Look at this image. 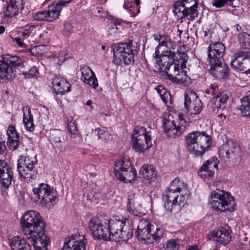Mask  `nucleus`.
<instances>
[{
    "label": "nucleus",
    "mask_w": 250,
    "mask_h": 250,
    "mask_svg": "<svg viewBox=\"0 0 250 250\" xmlns=\"http://www.w3.org/2000/svg\"><path fill=\"white\" fill-rule=\"evenodd\" d=\"M155 89L159 94L162 101L165 104H171V100L170 94L163 86L158 85L156 87Z\"/></svg>",
    "instance_id": "c9c22d12"
},
{
    "label": "nucleus",
    "mask_w": 250,
    "mask_h": 250,
    "mask_svg": "<svg viewBox=\"0 0 250 250\" xmlns=\"http://www.w3.org/2000/svg\"><path fill=\"white\" fill-rule=\"evenodd\" d=\"M123 7L129 13L130 17H134L135 16L131 14V12L132 11L133 7L131 5H128V4L126 2V1H125V3L123 5Z\"/></svg>",
    "instance_id": "864d4df0"
},
{
    "label": "nucleus",
    "mask_w": 250,
    "mask_h": 250,
    "mask_svg": "<svg viewBox=\"0 0 250 250\" xmlns=\"http://www.w3.org/2000/svg\"><path fill=\"white\" fill-rule=\"evenodd\" d=\"M231 66L243 73H250V52L240 51L235 54Z\"/></svg>",
    "instance_id": "4468645a"
},
{
    "label": "nucleus",
    "mask_w": 250,
    "mask_h": 250,
    "mask_svg": "<svg viewBox=\"0 0 250 250\" xmlns=\"http://www.w3.org/2000/svg\"><path fill=\"white\" fill-rule=\"evenodd\" d=\"M93 132L98 136V139H100L104 142H107L111 138V135L104 127L97 128L95 129Z\"/></svg>",
    "instance_id": "ea45409f"
},
{
    "label": "nucleus",
    "mask_w": 250,
    "mask_h": 250,
    "mask_svg": "<svg viewBox=\"0 0 250 250\" xmlns=\"http://www.w3.org/2000/svg\"><path fill=\"white\" fill-rule=\"evenodd\" d=\"M229 97L225 92H219L213 98L210 102V106L213 110H223L227 105Z\"/></svg>",
    "instance_id": "cd10ccee"
},
{
    "label": "nucleus",
    "mask_w": 250,
    "mask_h": 250,
    "mask_svg": "<svg viewBox=\"0 0 250 250\" xmlns=\"http://www.w3.org/2000/svg\"><path fill=\"white\" fill-rule=\"evenodd\" d=\"M8 136L7 145L9 149L12 151L16 150L19 147L20 143V136L17 132L14 126L9 125L7 130Z\"/></svg>",
    "instance_id": "b1692460"
},
{
    "label": "nucleus",
    "mask_w": 250,
    "mask_h": 250,
    "mask_svg": "<svg viewBox=\"0 0 250 250\" xmlns=\"http://www.w3.org/2000/svg\"><path fill=\"white\" fill-rule=\"evenodd\" d=\"M208 202L210 208L215 211L233 212L236 209L234 197L223 190L217 189L211 192Z\"/></svg>",
    "instance_id": "39448f33"
},
{
    "label": "nucleus",
    "mask_w": 250,
    "mask_h": 250,
    "mask_svg": "<svg viewBox=\"0 0 250 250\" xmlns=\"http://www.w3.org/2000/svg\"><path fill=\"white\" fill-rule=\"evenodd\" d=\"M163 230L146 220H141L138 224L137 230L138 239L140 240H148L153 242L162 237Z\"/></svg>",
    "instance_id": "1a4fd4ad"
},
{
    "label": "nucleus",
    "mask_w": 250,
    "mask_h": 250,
    "mask_svg": "<svg viewBox=\"0 0 250 250\" xmlns=\"http://www.w3.org/2000/svg\"><path fill=\"white\" fill-rule=\"evenodd\" d=\"M23 233L31 239L35 250H47L49 238L45 233V223L39 212L29 210L21 218Z\"/></svg>",
    "instance_id": "7ed1b4c3"
},
{
    "label": "nucleus",
    "mask_w": 250,
    "mask_h": 250,
    "mask_svg": "<svg viewBox=\"0 0 250 250\" xmlns=\"http://www.w3.org/2000/svg\"><path fill=\"white\" fill-rule=\"evenodd\" d=\"M241 152L238 145L231 140H228L219 149V155L224 158H234L238 156Z\"/></svg>",
    "instance_id": "a211bd4d"
},
{
    "label": "nucleus",
    "mask_w": 250,
    "mask_h": 250,
    "mask_svg": "<svg viewBox=\"0 0 250 250\" xmlns=\"http://www.w3.org/2000/svg\"><path fill=\"white\" fill-rule=\"evenodd\" d=\"M188 149L193 154L202 155L212 144L210 136L204 132L194 131L186 138Z\"/></svg>",
    "instance_id": "423d86ee"
},
{
    "label": "nucleus",
    "mask_w": 250,
    "mask_h": 250,
    "mask_svg": "<svg viewBox=\"0 0 250 250\" xmlns=\"http://www.w3.org/2000/svg\"><path fill=\"white\" fill-rule=\"evenodd\" d=\"M111 25L115 26H123L125 22L121 19L112 18L111 20Z\"/></svg>",
    "instance_id": "8fccbe9b"
},
{
    "label": "nucleus",
    "mask_w": 250,
    "mask_h": 250,
    "mask_svg": "<svg viewBox=\"0 0 250 250\" xmlns=\"http://www.w3.org/2000/svg\"><path fill=\"white\" fill-rule=\"evenodd\" d=\"M127 210L130 213L136 216L141 217L146 214L145 210L141 206L131 200L128 202Z\"/></svg>",
    "instance_id": "72a5a7b5"
},
{
    "label": "nucleus",
    "mask_w": 250,
    "mask_h": 250,
    "mask_svg": "<svg viewBox=\"0 0 250 250\" xmlns=\"http://www.w3.org/2000/svg\"><path fill=\"white\" fill-rule=\"evenodd\" d=\"M248 153L249 155H250V144L249 145V148H248Z\"/></svg>",
    "instance_id": "0e129e2a"
},
{
    "label": "nucleus",
    "mask_w": 250,
    "mask_h": 250,
    "mask_svg": "<svg viewBox=\"0 0 250 250\" xmlns=\"http://www.w3.org/2000/svg\"><path fill=\"white\" fill-rule=\"evenodd\" d=\"M86 104L88 106H89L91 108V109L93 108V106L91 105L92 104V101L91 100H88L86 102Z\"/></svg>",
    "instance_id": "4d7b16f0"
},
{
    "label": "nucleus",
    "mask_w": 250,
    "mask_h": 250,
    "mask_svg": "<svg viewBox=\"0 0 250 250\" xmlns=\"http://www.w3.org/2000/svg\"><path fill=\"white\" fill-rule=\"evenodd\" d=\"M132 148L139 152H144L152 146L151 138L149 132L142 126H136L133 130L131 136Z\"/></svg>",
    "instance_id": "9d476101"
},
{
    "label": "nucleus",
    "mask_w": 250,
    "mask_h": 250,
    "mask_svg": "<svg viewBox=\"0 0 250 250\" xmlns=\"http://www.w3.org/2000/svg\"><path fill=\"white\" fill-rule=\"evenodd\" d=\"M6 63L13 67H18L23 64V62L22 59L17 56L7 55L4 58Z\"/></svg>",
    "instance_id": "58836bf2"
},
{
    "label": "nucleus",
    "mask_w": 250,
    "mask_h": 250,
    "mask_svg": "<svg viewBox=\"0 0 250 250\" xmlns=\"http://www.w3.org/2000/svg\"><path fill=\"white\" fill-rule=\"evenodd\" d=\"M113 63L117 65H129L134 62V55L130 43H121L113 48Z\"/></svg>",
    "instance_id": "f8f14e48"
},
{
    "label": "nucleus",
    "mask_w": 250,
    "mask_h": 250,
    "mask_svg": "<svg viewBox=\"0 0 250 250\" xmlns=\"http://www.w3.org/2000/svg\"><path fill=\"white\" fill-rule=\"evenodd\" d=\"M226 3L228 2H232L234 0H224Z\"/></svg>",
    "instance_id": "e2e57ef3"
},
{
    "label": "nucleus",
    "mask_w": 250,
    "mask_h": 250,
    "mask_svg": "<svg viewBox=\"0 0 250 250\" xmlns=\"http://www.w3.org/2000/svg\"><path fill=\"white\" fill-rule=\"evenodd\" d=\"M208 238L219 244L226 245L231 241V235L229 229L221 227L211 232Z\"/></svg>",
    "instance_id": "aec40b11"
},
{
    "label": "nucleus",
    "mask_w": 250,
    "mask_h": 250,
    "mask_svg": "<svg viewBox=\"0 0 250 250\" xmlns=\"http://www.w3.org/2000/svg\"><path fill=\"white\" fill-rule=\"evenodd\" d=\"M15 76V74L9 64L6 63L5 60H0V82H11Z\"/></svg>",
    "instance_id": "a878e982"
},
{
    "label": "nucleus",
    "mask_w": 250,
    "mask_h": 250,
    "mask_svg": "<svg viewBox=\"0 0 250 250\" xmlns=\"http://www.w3.org/2000/svg\"><path fill=\"white\" fill-rule=\"evenodd\" d=\"M219 117L222 116V115L221 114L218 115Z\"/></svg>",
    "instance_id": "338daca9"
},
{
    "label": "nucleus",
    "mask_w": 250,
    "mask_h": 250,
    "mask_svg": "<svg viewBox=\"0 0 250 250\" xmlns=\"http://www.w3.org/2000/svg\"><path fill=\"white\" fill-rule=\"evenodd\" d=\"M44 46L43 45H37L31 49V53L35 56H42L44 53Z\"/></svg>",
    "instance_id": "de8ad7c7"
},
{
    "label": "nucleus",
    "mask_w": 250,
    "mask_h": 250,
    "mask_svg": "<svg viewBox=\"0 0 250 250\" xmlns=\"http://www.w3.org/2000/svg\"><path fill=\"white\" fill-rule=\"evenodd\" d=\"M53 87L57 94L64 95L70 91L71 85L66 80L56 76L52 82Z\"/></svg>",
    "instance_id": "393cba45"
},
{
    "label": "nucleus",
    "mask_w": 250,
    "mask_h": 250,
    "mask_svg": "<svg viewBox=\"0 0 250 250\" xmlns=\"http://www.w3.org/2000/svg\"><path fill=\"white\" fill-rule=\"evenodd\" d=\"M218 163L219 161L216 157L209 158L200 168L199 176L204 180L211 179L214 176V170L218 169Z\"/></svg>",
    "instance_id": "f3484780"
},
{
    "label": "nucleus",
    "mask_w": 250,
    "mask_h": 250,
    "mask_svg": "<svg viewBox=\"0 0 250 250\" xmlns=\"http://www.w3.org/2000/svg\"><path fill=\"white\" fill-rule=\"evenodd\" d=\"M6 149V148L4 142H0V153H4Z\"/></svg>",
    "instance_id": "6e6d98bb"
},
{
    "label": "nucleus",
    "mask_w": 250,
    "mask_h": 250,
    "mask_svg": "<svg viewBox=\"0 0 250 250\" xmlns=\"http://www.w3.org/2000/svg\"><path fill=\"white\" fill-rule=\"evenodd\" d=\"M226 3L224 0H213L212 2V5L217 8H220L225 5Z\"/></svg>",
    "instance_id": "3c124183"
},
{
    "label": "nucleus",
    "mask_w": 250,
    "mask_h": 250,
    "mask_svg": "<svg viewBox=\"0 0 250 250\" xmlns=\"http://www.w3.org/2000/svg\"><path fill=\"white\" fill-rule=\"evenodd\" d=\"M87 243L84 235L77 232L65 238L62 250H85Z\"/></svg>",
    "instance_id": "2eb2a0df"
},
{
    "label": "nucleus",
    "mask_w": 250,
    "mask_h": 250,
    "mask_svg": "<svg viewBox=\"0 0 250 250\" xmlns=\"http://www.w3.org/2000/svg\"><path fill=\"white\" fill-rule=\"evenodd\" d=\"M9 245L11 250H31L30 245L24 238L20 236H14L9 239Z\"/></svg>",
    "instance_id": "bb28decb"
},
{
    "label": "nucleus",
    "mask_w": 250,
    "mask_h": 250,
    "mask_svg": "<svg viewBox=\"0 0 250 250\" xmlns=\"http://www.w3.org/2000/svg\"><path fill=\"white\" fill-rule=\"evenodd\" d=\"M22 74L26 78H37L39 76V72L38 68L34 66L28 72H23Z\"/></svg>",
    "instance_id": "37998d69"
},
{
    "label": "nucleus",
    "mask_w": 250,
    "mask_h": 250,
    "mask_svg": "<svg viewBox=\"0 0 250 250\" xmlns=\"http://www.w3.org/2000/svg\"><path fill=\"white\" fill-rule=\"evenodd\" d=\"M32 191L35 201L42 205H53L58 196L57 191L46 183L38 184Z\"/></svg>",
    "instance_id": "ddd939ff"
},
{
    "label": "nucleus",
    "mask_w": 250,
    "mask_h": 250,
    "mask_svg": "<svg viewBox=\"0 0 250 250\" xmlns=\"http://www.w3.org/2000/svg\"><path fill=\"white\" fill-rule=\"evenodd\" d=\"M166 250H175L178 249L179 244L175 239H170L165 243L164 246Z\"/></svg>",
    "instance_id": "a18cd8bd"
},
{
    "label": "nucleus",
    "mask_w": 250,
    "mask_h": 250,
    "mask_svg": "<svg viewBox=\"0 0 250 250\" xmlns=\"http://www.w3.org/2000/svg\"><path fill=\"white\" fill-rule=\"evenodd\" d=\"M101 48H102V50H104L105 49V46L103 45Z\"/></svg>",
    "instance_id": "69168bd1"
},
{
    "label": "nucleus",
    "mask_w": 250,
    "mask_h": 250,
    "mask_svg": "<svg viewBox=\"0 0 250 250\" xmlns=\"http://www.w3.org/2000/svg\"><path fill=\"white\" fill-rule=\"evenodd\" d=\"M199 98L196 93L190 89L186 90L185 94L184 105L185 108L190 105L191 104L194 103L196 99Z\"/></svg>",
    "instance_id": "a19ab883"
},
{
    "label": "nucleus",
    "mask_w": 250,
    "mask_h": 250,
    "mask_svg": "<svg viewBox=\"0 0 250 250\" xmlns=\"http://www.w3.org/2000/svg\"><path fill=\"white\" fill-rule=\"evenodd\" d=\"M82 81L92 88L95 89L99 86L98 80L94 72L88 66H84L81 69Z\"/></svg>",
    "instance_id": "5701e85b"
},
{
    "label": "nucleus",
    "mask_w": 250,
    "mask_h": 250,
    "mask_svg": "<svg viewBox=\"0 0 250 250\" xmlns=\"http://www.w3.org/2000/svg\"><path fill=\"white\" fill-rule=\"evenodd\" d=\"M114 172L116 178L125 183H131L137 179V172L128 159H121L116 162Z\"/></svg>",
    "instance_id": "9b49d317"
},
{
    "label": "nucleus",
    "mask_w": 250,
    "mask_h": 250,
    "mask_svg": "<svg viewBox=\"0 0 250 250\" xmlns=\"http://www.w3.org/2000/svg\"><path fill=\"white\" fill-rule=\"evenodd\" d=\"M5 31V27L2 25H0V34Z\"/></svg>",
    "instance_id": "052dcab7"
},
{
    "label": "nucleus",
    "mask_w": 250,
    "mask_h": 250,
    "mask_svg": "<svg viewBox=\"0 0 250 250\" xmlns=\"http://www.w3.org/2000/svg\"><path fill=\"white\" fill-rule=\"evenodd\" d=\"M197 5L196 0H179L174 3L173 11L174 13L180 14L182 10H184Z\"/></svg>",
    "instance_id": "7c9ffc66"
},
{
    "label": "nucleus",
    "mask_w": 250,
    "mask_h": 250,
    "mask_svg": "<svg viewBox=\"0 0 250 250\" xmlns=\"http://www.w3.org/2000/svg\"><path fill=\"white\" fill-rule=\"evenodd\" d=\"M126 219L114 216L109 218L100 215L89 222V228L95 239L105 241H126L133 234L131 227L125 224Z\"/></svg>",
    "instance_id": "f03ea898"
},
{
    "label": "nucleus",
    "mask_w": 250,
    "mask_h": 250,
    "mask_svg": "<svg viewBox=\"0 0 250 250\" xmlns=\"http://www.w3.org/2000/svg\"><path fill=\"white\" fill-rule=\"evenodd\" d=\"M23 0H9L6 5H3L2 13L5 17L16 16L23 8Z\"/></svg>",
    "instance_id": "6ab92c4d"
},
{
    "label": "nucleus",
    "mask_w": 250,
    "mask_h": 250,
    "mask_svg": "<svg viewBox=\"0 0 250 250\" xmlns=\"http://www.w3.org/2000/svg\"><path fill=\"white\" fill-rule=\"evenodd\" d=\"M38 161L36 156H21L18 160L17 169L21 179L30 181L37 175L36 166Z\"/></svg>",
    "instance_id": "6e6552de"
},
{
    "label": "nucleus",
    "mask_w": 250,
    "mask_h": 250,
    "mask_svg": "<svg viewBox=\"0 0 250 250\" xmlns=\"http://www.w3.org/2000/svg\"><path fill=\"white\" fill-rule=\"evenodd\" d=\"M225 49V46L221 42L210 44L208 48L207 60L208 63L214 64L222 62Z\"/></svg>",
    "instance_id": "dca6fc26"
},
{
    "label": "nucleus",
    "mask_w": 250,
    "mask_h": 250,
    "mask_svg": "<svg viewBox=\"0 0 250 250\" xmlns=\"http://www.w3.org/2000/svg\"><path fill=\"white\" fill-rule=\"evenodd\" d=\"M162 123L165 133L170 138H175L180 135L188 125L186 117L181 113L175 119L171 114H168L163 118Z\"/></svg>",
    "instance_id": "0eeeda50"
},
{
    "label": "nucleus",
    "mask_w": 250,
    "mask_h": 250,
    "mask_svg": "<svg viewBox=\"0 0 250 250\" xmlns=\"http://www.w3.org/2000/svg\"><path fill=\"white\" fill-rule=\"evenodd\" d=\"M140 177L150 183L156 178L157 172L151 165H144L140 170Z\"/></svg>",
    "instance_id": "c85d7f7f"
},
{
    "label": "nucleus",
    "mask_w": 250,
    "mask_h": 250,
    "mask_svg": "<svg viewBox=\"0 0 250 250\" xmlns=\"http://www.w3.org/2000/svg\"><path fill=\"white\" fill-rule=\"evenodd\" d=\"M13 171L6 163L0 160V182L5 188H8L13 180Z\"/></svg>",
    "instance_id": "412c9836"
},
{
    "label": "nucleus",
    "mask_w": 250,
    "mask_h": 250,
    "mask_svg": "<svg viewBox=\"0 0 250 250\" xmlns=\"http://www.w3.org/2000/svg\"><path fill=\"white\" fill-rule=\"evenodd\" d=\"M187 112L190 115H197L199 114L202 110L201 101L199 98L196 99L194 103L186 108Z\"/></svg>",
    "instance_id": "e433bc0d"
},
{
    "label": "nucleus",
    "mask_w": 250,
    "mask_h": 250,
    "mask_svg": "<svg viewBox=\"0 0 250 250\" xmlns=\"http://www.w3.org/2000/svg\"><path fill=\"white\" fill-rule=\"evenodd\" d=\"M134 2L136 5H139L140 3V0H134Z\"/></svg>",
    "instance_id": "680f3d73"
},
{
    "label": "nucleus",
    "mask_w": 250,
    "mask_h": 250,
    "mask_svg": "<svg viewBox=\"0 0 250 250\" xmlns=\"http://www.w3.org/2000/svg\"><path fill=\"white\" fill-rule=\"evenodd\" d=\"M210 65V74L215 78L220 81L225 80L228 76L229 67L222 62L219 63H209Z\"/></svg>",
    "instance_id": "4be33fe9"
},
{
    "label": "nucleus",
    "mask_w": 250,
    "mask_h": 250,
    "mask_svg": "<svg viewBox=\"0 0 250 250\" xmlns=\"http://www.w3.org/2000/svg\"><path fill=\"white\" fill-rule=\"evenodd\" d=\"M23 119L22 121L25 129L29 131L34 130L33 124V117L31 114L30 108L28 106H24L22 107Z\"/></svg>",
    "instance_id": "c756f323"
},
{
    "label": "nucleus",
    "mask_w": 250,
    "mask_h": 250,
    "mask_svg": "<svg viewBox=\"0 0 250 250\" xmlns=\"http://www.w3.org/2000/svg\"><path fill=\"white\" fill-rule=\"evenodd\" d=\"M198 5L192 6L190 8H186L184 10H181L179 13H174L178 19H182L187 18L188 20H192L198 16Z\"/></svg>",
    "instance_id": "473e14b6"
},
{
    "label": "nucleus",
    "mask_w": 250,
    "mask_h": 250,
    "mask_svg": "<svg viewBox=\"0 0 250 250\" xmlns=\"http://www.w3.org/2000/svg\"><path fill=\"white\" fill-rule=\"evenodd\" d=\"M188 250H199L197 248V247L196 246H190Z\"/></svg>",
    "instance_id": "13d9d810"
},
{
    "label": "nucleus",
    "mask_w": 250,
    "mask_h": 250,
    "mask_svg": "<svg viewBox=\"0 0 250 250\" xmlns=\"http://www.w3.org/2000/svg\"><path fill=\"white\" fill-rule=\"evenodd\" d=\"M218 87L217 85L214 84H211L210 86V88L206 91L207 93H211L212 95H216V93L218 92Z\"/></svg>",
    "instance_id": "603ef678"
},
{
    "label": "nucleus",
    "mask_w": 250,
    "mask_h": 250,
    "mask_svg": "<svg viewBox=\"0 0 250 250\" xmlns=\"http://www.w3.org/2000/svg\"><path fill=\"white\" fill-rule=\"evenodd\" d=\"M68 131L72 134H75L77 132V128L76 125L74 122L70 121L68 123Z\"/></svg>",
    "instance_id": "09e8293b"
},
{
    "label": "nucleus",
    "mask_w": 250,
    "mask_h": 250,
    "mask_svg": "<svg viewBox=\"0 0 250 250\" xmlns=\"http://www.w3.org/2000/svg\"><path fill=\"white\" fill-rule=\"evenodd\" d=\"M50 63L53 65H61L62 63L65 60V57L62 53H60L58 55H54L50 58Z\"/></svg>",
    "instance_id": "79ce46f5"
},
{
    "label": "nucleus",
    "mask_w": 250,
    "mask_h": 250,
    "mask_svg": "<svg viewBox=\"0 0 250 250\" xmlns=\"http://www.w3.org/2000/svg\"><path fill=\"white\" fill-rule=\"evenodd\" d=\"M189 195L187 185L175 178L170 183L164 196L165 208L167 212H171L177 206H183L187 203Z\"/></svg>",
    "instance_id": "20e7f679"
},
{
    "label": "nucleus",
    "mask_w": 250,
    "mask_h": 250,
    "mask_svg": "<svg viewBox=\"0 0 250 250\" xmlns=\"http://www.w3.org/2000/svg\"><path fill=\"white\" fill-rule=\"evenodd\" d=\"M34 20L37 21H48L46 11H41L33 14Z\"/></svg>",
    "instance_id": "c03bdc74"
},
{
    "label": "nucleus",
    "mask_w": 250,
    "mask_h": 250,
    "mask_svg": "<svg viewBox=\"0 0 250 250\" xmlns=\"http://www.w3.org/2000/svg\"><path fill=\"white\" fill-rule=\"evenodd\" d=\"M239 109L245 116L250 117V91L241 99Z\"/></svg>",
    "instance_id": "f704fd0d"
},
{
    "label": "nucleus",
    "mask_w": 250,
    "mask_h": 250,
    "mask_svg": "<svg viewBox=\"0 0 250 250\" xmlns=\"http://www.w3.org/2000/svg\"><path fill=\"white\" fill-rule=\"evenodd\" d=\"M238 42L241 48H250V34L247 33L239 34L238 35Z\"/></svg>",
    "instance_id": "4c0bfd02"
},
{
    "label": "nucleus",
    "mask_w": 250,
    "mask_h": 250,
    "mask_svg": "<svg viewBox=\"0 0 250 250\" xmlns=\"http://www.w3.org/2000/svg\"><path fill=\"white\" fill-rule=\"evenodd\" d=\"M154 40L159 42L155 48L154 58L155 67L159 75L170 81L182 83L188 78L186 67L188 56L185 53H174L172 50L176 44L167 35H154Z\"/></svg>",
    "instance_id": "f257e3e1"
},
{
    "label": "nucleus",
    "mask_w": 250,
    "mask_h": 250,
    "mask_svg": "<svg viewBox=\"0 0 250 250\" xmlns=\"http://www.w3.org/2000/svg\"><path fill=\"white\" fill-rule=\"evenodd\" d=\"M41 29V26L38 25L27 24L19 32V35L23 39H27L30 36H34Z\"/></svg>",
    "instance_id": "2f4dec72"
},
{
    "label": "nucleus",
    "mask_w": 250,
    "mask_h": 250,
    "mask_svg": "<svg viewBox=\"0 0 250 250\" xmlns=\"http://www.w3.org/2000/svg\"><path fill=\"white\" fill-rule=\"evenodd\" d=\"M220 183H221L220 181L214 182L213 183V187H215L217 188L219 187L218 185H219Z\"/></svg>",
    "instance_id": "bf43d9fd"
},
{
    "label": "nucleus",
    "mask_w": 250,
    "mask_h": 250,
    "mask_svg": "<svg viewBox=\"0 0 250 250\" xmlns=\"http://www.w3.org/2000/svg\"><path fill=\"white\" fill-rule=\"evenodd\" d=\"M23 40L21 36L19 35V37L15 38L14 39V41L16 42V43L20 47H24V43L22 42V40Z\"/></svg>",
    "instance_id": "5fc2aeb1"
},
{
    "label": "nucleus",
    "mask_w": 250,
    "mask_h": 250,
    "mask_svg": "<svg viewBox=\"0 0 250 250\" xmlns=\"http://www.w3.org/2000/svg\"><path fill=\"white\" fill-rule=\"evenodd\" d=\"M123 29V26H115L111 25V27L108 30V35L112 37H116V35L121 33Z\"/></svg>",
    "instance_id": "49530a36"
}]
</instances>
